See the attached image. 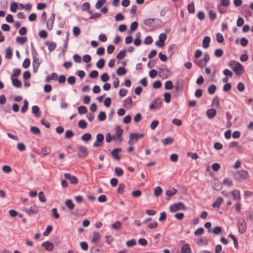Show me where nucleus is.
Instances as JSON below:
<instances>
[{
	"label": "nucleus",
	"mask_w": 253,
	"mask_h": 253,
	"mask_svg": "<svg viewBox=\"0 0 253 253\" xmlns=\"http://www.w3.org/2000/svg\"><path fill=\"white\" fill-rule=\"evenodd\" d=\"M52 213V216L55 219H58L59 218V214L57 212L56 208H53L51 210Z\"/></svg>",
	"instance_id": "69168bd1"
},
{
	"label": "nucleus",
	"mask_w": 253,
	"mask_h": 253,
	"mask_svg": "<svg viewBox=\"0 0 253 253\" xmlns=\"http://www.w3.org/2000/svg\"><path fill=\"white\" fill-rule=\"evenodd\" d=\"M30 65V60L29 58H26L22 64V66L24 68L27 69L29 67Z\"/></svg>",
	"instance_id": "de8ad7c7"
},
{
	"label": "nucleus",
	"mask_w": 253,
	"mask_h": 253,
	"mask_svg": "<svg viewBox=\"0 0 253 253\" xmlns=\"http://www.w3.org/2000/svg\"><path fill=\"white\" fill-rule=\"evenodd\" d=\"M55 13H53L51 14V16L48 19L46 26H47V28L49 30H51L53 28V23H54V21L55 20Z\"/></svg>",
	"instance_id": "4468645a"
},
{
	"label": "nucleus",
	"mask_w": 253,
	"mask_h": 253,
	"mask_svg": "<svg viewBox=\"0 0 253 253\" xmlns=\"http://www.w3.org/2000/svg\"><path fill=\"white\" fill-rule=\"evenodd\" d=\"M24 211L29 215L37 214L39 211L38 208L35 206H31L30 208H25Z\"/></svg>",
	"instance_id": "f8f14e48"
},
{
	"label": "nucleus",
	"mask_w": 253,
	"mask_h": 253,
	"mask_svg": "<svg viewBox=\"0 0 253 253\" xmlns=\"http://www.w3.org/2000/svg\"><path fill=\"white\" fill-rule=\"evenodd\" d=\"M223 183L228 187H231L233 185L232 181L228 178L224 179Z\"/></svg>",
	"instance_id": "8fccbe9b"
},
{
	"label": "nucleus",
	"mask_w": 253,
	"mask_h": 253,
	"mask_svg": "<svg viewBox=\"0 0 253 253\" xmlns=\"http://www.w3.org/2000/svg\"><path fill=\"white\" fill-rule=\"evenodd\" d=\"M73 32L74 35L77 37L80 34L81 30L78 27L75 26L73 28Z\"/></svg>",
	"instance_id": "e2e57ef3"
},
{
	"label": "nucleus",
	"mask_w": 253,
	"mask_h": 253,
	"mask_svg": "<svg viewBox=\"0 0 253 253\" xmlns=\"http://www.w3.org/2000/svg\"><path fill=\"white\" fill-rule=\"evenodd\" d=\"M74 135V133L71 130H68L65 132V137L67 139L71 138Z\"/></svg>",
	"instance_id": "4d7b16f0"
},
{
	"label": "nucleus",
	"mask_w": 253,
	"mask_h": 253,
	"mask_svg": "<svg viewBox=\"0 0 253 253\" xmlns=\"http://www.w3.org/2000/svg\"><path fill=\"white\" fill-rule=\"evenodd\" d=\"M31 54L33 58L32 66L33 72L34 73H36L38 72V69L39 68L40 64L42 62V60L38 58L37 50L34 48L32 43L31 45Z\"/></svg>",
	"instance_id": "f257e3e1"
},
{
	"label": "nucleus",
	"mask_w": 253,
	"mask_h": 253,
	"mask_svg": "<svg viewBox=\"0 0 253 253\" xmlns=\"http://www.w3.org/2000/svg\"><path fill=\"white\" fill-rule=\"evenodd\" d=\"M104 139V135L102 134L98 133L96 135V141L93 143L94 147H99L101 146L102 142Z\"/></svg>",
	"instance_id": "9b49d317"
},
{
	"label": "nucleus",
	"mask_w": 253,
	"mask_h": 253,
	"mask_svg": "<svg viewBox=\"0 0 253 253\" xmlns=\"http://www.w3.org/2000/svg\"><path fill=\"white\" fill-rule=\"evenodd\" d=\"M57 79V75L55 73H52L49 76H47L45 78V82H48L51 80H56Z\"/></svg>",
	"instance_id": "bb28decb"
},
{
	"label": "nucleus",
	"mask_w": 253,
	"mask_h": 253,
	"mask_svg": "<svg viewBox=\"0 0 253 253\" xmlns=\"http://www.w3.org/2000/svg\"><path fill=\"white\" fill-rule=\"evenodd\" d=\"M216 89V87L214 84H212L210 85L208 88V92L210 94H213Z\"/></svg>",
	"instance_id": "09e8293b"
},
{
	"label": "nucleus",
	"mask_w": 253,
	"mask_h": 253,
	"mask_svg": "<svg viewBox=\"0 0 253 253\" xmlns=\"http://www.w3.org/2000/svg\"><path fill=\"white\" fill-rule=\"evenodd\" d=\"M181 251L182 253H192L190 246L187 244H185L182 246Z\"/></svg>",
	"instance_id": "5701e85b"
},
{
	"label": "nucleus",
	"mask_w": 253,
	"mask_h": 253,
	"mask_svg": "<svg viewBox=\"0 0 253 253\" xmlns=\"http://www.w3.org/2000/svg\"><path fill=\"white\" fill-rule=\"evenodd\" d=\"M78 111L79 114H84L87 112V108L84 106H80L78 107Z\"/></svg>",
	"instance_id": "e433bc0d"
},
{
	"label": "nucleus",
	"mask_w": 253,
	"mask_h": 253,
	"mask_svg": "<svg viewBox=\"0 0 253 253\" xmlns=\"http://www.w3.org/2000/svg\"><path fill=\"white\" fill-rule=\"evenodd\" d=\"M173 87L172 83L171 81H167L165 83V87L166 89H171Z\"/></svg>",
	"instance_id": "603ef678"
},
{
	"label": "nucleus",
	"mask_w": 253,
	"mask_h": 253,
	"mask_svg": "<svg viewBox=\"0 0 253 253\" xmlns=\"http://www.w3.org/2000/svg\"><path fill=\"white\" fill-rule=\"evenodd\" d=\"M234 178L238 181L241 182L247 180L249 177V174L245 170H239L234 173Z\"/></svg>",
	"instance_id": "7ed1b4c3"
},
{
	"label": "nucleus",
	"mask_w": 253,
	"mask_h": 253,
	"mask_svg": "<svg viewBox=\"0 0 253 253\" xmlns=\"http://www.w3.org/2000/svg\"><path fill=\"white\" fill-rule=\"evenodd\" d=\"M162 103V100L161 98H157L153 100L149 106L150 109H156L159 108Z\"/></svg>",
	"instance_id": "9d476101"
},
{
	"label": "nucleus",
	"mask_w": 253,
	"mask_h": 253,
	"mask_svg": "<svg viewBox=\"0 0 253 253\" xmlns=\"http://www.w3.org/2000/svg\"><path fill=\"white\" fill-rule=\"evenodd\" d=\"M212 187L214 190H219L221 189L222 185L218 181L214 180L212 182Z\"/></svg>",
	"instance_id": "b1692460"
},
{
	"label": "nucleus",
	"mask_w": 253,
	"mask_h": 253,
	"mask_svg": "<svg viewBox=\"0 0 253 253\" xmlns=\"http://www.w3.org/2000/svg\"><path fill=\"white\" fill-rule=\"evenodd\" d=\"M100 234L95 231L93 232V237L91 239V242L94 244L97 243L100 240Z\"/></svg>",
	"instance_id": "412c9836"
},
{
	"label": "nucleus",
	"mask_w": 253,
	"mask_h": 253,
	"mask_svg": "<svg viewBox=\"0 0 253 253\" xmlns=\"http://www.w3.org/2000/svg\"><path fill=\"white\" fill-rule=\"evenodd\" d=\"M206 113L208 118L212 119L215 116L216 111L214 109H209L207 111Z\"/></svg>",
	"instance_id": "f3484780"
},
{
	"label": "nucleus",
	"mask_w": 253,
	"mask_h": 253,
	"mask_svg": "<svg viewBox=\"0 0 253 253\" xmlns=\"http://www.w3.org/2000/svg\"><path fill=\"white\" fill-rule=\"evenodd\" d=\"M228 65L231 68L237 75H240L244 71V67L238 62L230 61Z\"/></svg>",
	"instance_id": "f03ea898"
},
{
	"label": "nucleus",
	"mask_w": 253,
	"mask_h": 253,
	"mask_svg": "<svg viewBox=\"0 0 253 253\" xmlns=\"http://www.w3.org/2000/svg\"><path fill=\"white\" fill-rule=\"evenodd\" d=\"M177 190L175 188H172L170 189H168L166 190V194L168 196L170 197L171 196L175 194L177 192Z\"/></svg>",
	"instance_id": "7c9ffc66"
},
{
	"label": "nucleus",
	"mask_w": 253,
	"mask_h": 253,
	"mask_svg": "<svg viewBox=\"0 0 253 253\" xmlns=\"http://www.w3.org/2000/svg\"><path fill=\"white\" fill-rule=\"evenodd\" d=\"M160 21V20L157 18H147L143 20V23L146 26L154 27L156 26L155 21Z\"/></svg>",
	"instance_id": "1a4fd4ad"
},
{
	"label": "nucleus",
	"mask_w": 253,
	"mask_h": 253,
	"mask_svg": "<svg viewBox=\"0 0 253 253\" xmlns=\"http://www.w3.org/2000/svg\"><path fill=\"white\" fill-rule=\"evenodd\" d=\"M187 9L190 13H194L195 12V6L193 1L190 2L187 6Z\"/></svg>",
	"instance_id": "473e14b6"
},
{
	"label": "nucleus",
	"mask_w": 253,
	"mask_h": 253,
	"mask_svg": "<svg viewBox=\"0 0 253 253\" xmlns=\"http://www.w3.org/2000/svg\"><path fill=\"white\" fill-rule=\"evenodd\" d=\"M136 242L134 239H131L126 242V245L128 247H132L136 245Z\"/></svg>",
	"instance_id": "338daca9"
},
{
	"label": "nucleus",
	"mask_w": 253,
	"mask_h": 253,
	"mask_svg": "<svg viewBox=\"0 0 253 253\" xmlns=\"http://www.w3.org/2000/svg\"><path fill=\"white\" fill-rule=\"evenodd\" d=\"M23 102L24 105L21 109V112L22 113H25L28 108V101L27 100H24Z\"/></svg>",
	"instance_id": "58836bf2"
},
{
	"label": "nucleus",
	"mask_w": 253,
	"mask_h": 253,
	"mask_svg": "<svg viewBox=\"0 0 253 253\" xmlns=\"http://www.w3.org/2000/svg\"><path fill=\"white\" fill-rule=\"evenodd\" d=\"M239 232L244 234L247 229V223L244 219H239L237 222Z\"/></svg>",
	"instance_id": "6e6552de"
},
{
	"label": "nucleus",
	"mask_w": 253,
	"mask_h": 253,
	"mask_svg": "<svg viewBox=\"0 0 253 253\" xmlns=\"http://www.w3.org/2000/svg\"><path fill=\"white\" fill-rule=\"evenodd\" d=\"M216 39L217 42L219 43H222L224 41L223 37L220 33H217L216 35Z\"/></svg>",
	"instance_id": "bf43d9fd"
},
{
	"label": "nucleus",
	"mask_w": 253,
	"mask_h": 253,
	"mask_svg": "<svg viewBox=\"0 0 253 253\" xmlns=\"http://www.w3.org/2000/svg\"><path fill=\"white\" fill-rule=\"evenodd\" d=\"M169 211L172 212H176L178 211H180V210H184V211L186 210V208L184 204L182 202H178V203L172 204L169 207Z\"/></svg>",
	"instance_id": "20e7f679"
},
{
	"label": "nucleus",
	"mask_w": 253,
	"mask_h": 253,
	"mask_svg": "<svg viewBox=\"0 0 253 253\" xmlns=\"http://www.w3.org/2000/svg\"><path fill=\"white\" fill-rule=\"evenodd\" d=\"M121 223L119 221H116L112 225V228L116 230L120 229L121 227Z\"/></svg>",
	"instance_id": "c9c22d12"
},
{
	"label": "nucleus",
	"mask_w": 253,
	"mask_h": 253,
	"mask_svg": "<svg viewBox=\"0 0 253 253\" xmlns=\"http://www.w3.org/2000/svg\"><path fill=\"white\" fill-rule=\"evenodd\" d=\"M223 74L226 77H232L233 76V73L229 69H224L223 71Z\"/></svg>",
	"instance_id": "774afa93"
},
{
	"label": "nucleus",
	"mask_w": 253,
	"mask_h": 253,
	"mask_svg": "<svg viewBox=\"0 0 253 253\" xmlns=\"http://www.w3.org/2000/svg\"><path fill=\"white\" fill-rule=\"evenodd\" d=\"M126 49L121 50L117 55L116 58L118 59H122L125 58L126 54Z\"/></svg>",
	"instance_id": "c756f323"
},
{
	"label": "nucleus",
	"mask_w": 253,
	"mask_h": 253,
	"mask_svg": "<svg viewBox=\"0 0 253 253\" xmlns=\"http://www.w3.org/2000/svg\"><path fill=\"white\" fill-rule=\"evenodd\" d=\"M231 193L234 199L241 200V194L239 190H235L232 191Z\"/></svg>",
	"instance_id": "393cba45"
},
{
	"label": "nucleus",
	"mask_w": 253,
	"mask_h": 253,
	"mask_svg": "<svg viewBox=\"0 0 253 253\" xmlns=\"http://www.w3.org/2000/svg\"><path fill=\"white\" fill-rule=\"evenodd\" d=\"M211 38L209 36H206L203 40L202 45L204 48H207L210 46Z\"/></svg>",
	"instance_id": "a211bd4d"
},
{
	"label": "nucleus",
	"mask_w": 253,
	"mask_h": 253,
	"mask_svg": "<svg viewBox=\"0 0 253 253\" xmlns=\"http://www.w3.org/2000/svg\"><path fill=\"white\" fill-rule=\"evenodd\" d=\"M126 70L123 67H120L117 70V74L118 76H123L126 74Z\"/></svg>",
	"instance_id": "c85d7f7f"
},
{
	"label": "nucleus",
	"mask_w": 253,
	"mask_h": 253,
	"mask_svg": "<svg viewBox=\"0 0 253 253\" xmlns=\"http://www.w3.org/2000/svg\"><path fill=\"white\" fill-rule=\"evenodd\" d=\"M123 132V129L120 126H117L115 127V135L113 136V139L117 140L119 142H122Z\"/></svg>",
	"instance_id": "0eeeda50"
},
{
	"label": "nucleus",
	"mask_w": 253,
	"mask_h": 253,
	"mask_svg": "<svg viewBox=\"0 0 253 253\" xmlns=\"http://www.w3.org/2000/svg\"><path fill=\"white\" fill-rule=\"evenodd\" d=\"M223 202V199L222 197H218L216 198L215 201L214 202V203H213L212 204V207L213 208H219V207L220 206L221 204L222 203V202Z\"/></svg>",
	"instance_id": "4be33fe9"
},
{
	"label": "nucleus",
	"mask_w": 253,
	"mask_h": 253,
	"mask_svg": "<svg viewBox=\"0 0 253 253\" xmlns=\"http://www.w3.org/2000/svg\"><path fill=\"white\" fill-rule=\"evenodd\" d=\"M115 172L116 174L118 176H121L123 175V174L124 173L123 170L120 167H116L115 169Z\"/></svg>",
	"instance_id": "37998d69"
},
{
	"label": "nucleus",
	"mask_w": 253,
	"mask_h": 253,
	"mask_svg": "<svg viewBox=\"0 0 253 253\" xmlns=\"http://www.w3.org/2000/svg\"><path fill=\"white\" fill-rule=\"evenodd\" d=\"M67 82L69 84L73 85L75 84L76 78L73 76H71L68 78Z\"/></svg>",
	"instance_id": "6e6d98bb"
},
{
	"label": "nucleus",
	"mask_w": 253,
	"mask_h": 253,
	"mask_svg": "<svg viewBox=\"0 0 253 253\" xmlns=\"http://www.w3.org/2000/svg\"><path fill=\"white\" fill-rule=\"evenodd\" d=\"M12 81V84L14 87L19 88L22 85L21 82L16 78H10Z\"/></svg>",
	"instance_id": "aec40b11"
},
{
	"label": "nucleus",
	"mask_w": 253,
	"mask_h": 253,
	"mask_svg": "<svg viewBox=\"0 0 253 253\" xmlns=\"http://www.w3.org/2000/svg\"><path fill=\"white\" fill-rule=\"evenodd\" d=\"M77 148L79 150V152L77 154V156L79 158H84L87 156L88 154L87 148L82 145H78Z\"/></svg>",
	"instance_id": "423d86ee"
},
{
	"label": "nucleus",
	"mask_w": 253,
	"mask_h": 253,
	"mask_svg": "<svg viewBox=\"0 0 253 253\" xmlns=\"http://www.w3.org/2000/svg\"><path fill=\"white\" fill-rule=\"evenodd\" d=\"M81 8L83 11L89 10L90 8V3L88 2H84L82 4Z\"/></svg>",
	"instance_id": "3c124183"
},
{
	"label": "nucleus",
	"mask_w": 253,
	"mask_h": 253,
	"mask_svg": "<svg viewBox=\"0 0 253 253\" xmlns=\"http://www.w3.org/2000/svg\"><path fill=\"white\" fill-rule=\"evenodd\" d=\"M45 44L48 46V49L50 52L53 51L56 47V44L54 42H46Z\"/></svg>",
	"instance_id": "6ab92c4d"
},
{
	"label": "nucleus",
	"mask_w": 253,
	"mask_h": 253,
	"mask_svg": "<svg viewBox=\"0 0 253 253\" xmlns=\"http://www.w3.org/2000/svg\"><path fill=\"white\" fill-rule=\"evenodd\" d=\"M91 135L89 133H86L82 136L81 139L84 141H87L90 139Z\"/></svg>",
	"instance_id": "c03bdc74"
},
{
	"label": "nucleus",
	"mask_w": 253,
	"mask_h": 253,
	"mask_svg": "<svg viewBox=\"0 0 253 253\" xmlns=\"http://www.w3.org/2000/svg\"><path fill=\"white\" fill-rule=\"evenodd\" d=\"M121 151L122 149L121 148H115L111 152V154L114 159L119 161L121 159V157L118 155V153Z\"/></svg>",
	"instance_id": "dca6fc26"
},
{
	"label": "nucleus",
	"mask_w": 253,
	"mask_h": 253,
	"mask_svg": "<svg viewBox=\"0 0 253 253\" xmlns=\"http://www.w3.org/2000/svg\"><path fill=\"white\" fill-rule=\"evenodd\" d=\"M50 152V149L48 147H44L42 149V153L43 156L48 155Z\"/></svg>",
	"instance_id": "864d4df0"
},
{
	"label": "nucleus",
	"mask_w": 253,
	"mask_h": 253,
	"mask_svg": "<svg viewBox=\"0 0 253 253\" xmlns=\"http://www.w3.org/2000/svg\"><path fill=\"white\" fill-rule=\"evenodd\" d=\"M106 116L104 112L101 111L98 116V119L100 121H103L106 119Z\"/></svg>",
	"instance_id": "a18cd8bd"
},
{
	"label": "nucleus",
	"mask_w": 253,
	"mask_h": 253,
	"mask_svg": "<svg viewBox=\"0 0 253 253\" xmlns=\"http://www.w3.org/2000/svg\"><path fill=\"white\" fill-rule=\"evenodd\" d=\"M27 41V38L25 37H17L16 38V42L19 44H23Z\"/></svg>",
	"instance_id": "4c0bfd02"
},
{
	"label": "nucleus",
	"mask_w": 253,
	"mask_h": 253,
	"mask_svg": "<svg viewBox=\"0 0 253 253\" xmlns=\"http://www.w3.org/2000/svg\"><path fill=\"white\" fill-rule=\"evenodd\" d=\"M125 187V186L124 184H120L117 189V192L120 194H123L124 191Z\"/></svg>",
	"instance_id": "13d9d810"
},
{
	"label": "nucleus",
	"mask_w": 253,
	"mask_h": 253,
	"mask_svg": "<svg viewBox=\"0 0 253 253\" xmlns=\"http://www.w3.org/2000/svg\"><path fill=\"white\" fill-rule=\"evenodd\" d=\"M162 192V189L160 186H157L154 190V195L156 197L159 196Z\"/></svg>",
	"instance_id": "49530a36"
},
{
	"label": "nucleus",
	"mask_w": 253,
	"mask_h": 253,
	"mask_svg": "<svg viewBox=\"0 0 253 253\" xmlns=\"http://www.w3.org/2000/svg\"><path fill=\"white\" fill-rule=\"evenodd\" d=\"M65 205L68 207V208L72 210L74 208V204H73L72 200L68 199L65 201Z\"/></svg>",
	"instance_id": "72a5a7b5"
},
{
	"label": "nucleus",
	"mask_w": 253,
	"mask_h": 253,
	"mask_svg": "<svg viewBox=\"0 0 253 253\" xmlns=\"http://www.w3.org/2000/svg\"><path fill=\"white\" fill-rule=\"evenodd\" d=\"M52 230V227L51 225H48L46 227V230L43 233V235L44 236H48Z\"/></svg>",
	"instance_id": "052dcab7"
},
{
	"label": "nucleus",
	"mask_w": 253,
	"mask_h": 253,
	"mask_svg": "<svg viewBox=\"0 0 253 253\" xmlns=\"http://www.w3.org/2000/svg\"><path fill=\"white\" fill-rule=\"evenodd\" d=\"M162 142L164 145H167L168 144L172 143L173 142V139L171 137L166 138L163 139Z\"/></svg>",
	"instance_id": "79ce46f5"
},
{
	"label": "nucleus",
	"mask_w": 253,
	"mask_h": 253,
	"mask_svg": "<svg viewBox=\"0 0 253 253\" xmlns=\"http://www.w3.org/2000/svg\"><path fill=\"white\" fill-rule=\"evenodd\" d=\"M73 58L76 63H80L82 61L81 57L78 54L74 55Z\"/></svg>",
	"instance_id": "0e129e2a"
},
{
	"label": "nucleus",
	"mask_w": 253,
	"mask_h": 253,
	"mask_svg": "<svg viewBox=\"0 0 253 253\" xmlns=\"http://www.w3.org/2000/svg\"><path fill=\"white\" fill-rule=\"evenodd\" d=\"M21 70L19 69H14L13 73L11 75L10 78H14L18 77L20 74Z\"/></svg>",
	"instance_id": "f704fd0d"
},
{
	"label": "nucleus",
	"mask_w": 253,
	"mask_h": 253,
	"mask_svg": "<svg viewBox=\"0 0 253 253\" xmlns=\"http://www.w3.org/2000/svg\"><path fill=\"white\" fill-rule=\"evenodd\" d=\"M78 126L82 129H84L86 127L87 123L84 120H81L78 123Z\"/></svg>",
	"instance_id": "ea45409f"
},
{
	"label": "nucleus",
	"mask_w": 253,
	"mask_h": 253,
	"mask_svg": "<svg viewBox=\"0 0 253 253\" xmlns=\"http://www.w3.org/2000/svg\"><path fill=\"white\" fill-rule=\"evenodd\" d=\"M42 246L44 247L46 251L51 252L53 250L54 245L49 241H45L42 244Z\"/></svg>",
	"instance_id": "2eb2a0df"
},
{
	"label": "nucleus",
	"mask_w": 253,
	"mask_h": 253,
	"mask_svg": "<svg viewBox=\"0 0 253 253\" xmlns=\"http://www.w3.org/2000/svg\"><path fill=\"white\" fill-rule=\"evenodd\" d=\"M64 177L66 179H69L70 183L72 184H76L78 182L77 177L75 176L71 175L70 173H65L64 174Z\"/></svg>",
	"instance_id": "ddd939ff"
},
{
	"label": "nucleus",
	"mask_w": 253,
	"mask_h": 253,
	"mask_svg": "<svg viewBox=\"0 0 253 253\" xmlns=\"http://www.w3.org/2000/svg\"><path fill=\"white\" fill-rule=\"evenodd\" d=\"M30 131L35 134H39L40 133V129L36 126H31L30 128Z\"/></svg>",
	"instance_id": "5fc2aeb1"
},
{
	"label": "nucleus",
	"mask_w": 253,
	"mask_h": 253,
	"mask_svg": "<svg viewBox=\"0 0 253 253\" xmlns=\"http://www.w3.org/2000/svg\"><path fill=\"white\" fill-rule=\"evenodd\" d=\"M12 56V49L10 47H8L5 50V58L7 59H10Z\"/></svg>",
	"instance_id": "2f4dec72"
},
{
	"label": "nucleus",
	"mask_w": 253,
	"mask_h": 253,
	"mask_svg": "<svg viewBox=\"0 0 253 253\" xmlns=\"http://www.w3.org/2000/svg\"><path fill=\"white\" fill-rule=\"evenodd\" d=\"M194 61V63L200 68H203L207 65L205 62L203 61V59L195 60Z\"/></svg>",
	"instance_id": "a878e982"
},
{
	"label": "nucleus",
	"mask_w": 253,
	"mask_h": 253,
	"mask_svg": "<svg viewBox=\"0 0 253 253\" xmlns=\"http://www.w3.org/2000/svg\"><path fill=\"white\" fill-rule=\"evenodd\" d=\"M171 99V95L169 92H166L164 93V100L165 101L168 103L170 102Z\"/></svg>",
	"instance_id": "680f3d73"
},
{
	"label": "nucleus",
	"mask_w": 253,
	"mask_h": 253,
	"mask_svg": "<svg viewBox=\"0 0 253 253\" xmlns=\"http://www.w3.org/2000/svg\"><path fill=\"white\" fill-rule=\"evenodd\" d=\"M129 136V140L128 143L129 145H132L136 143L139 139L142 138L144 136V134L143 133H130Z\"/></svg>",
	"instance_id": "39448f33"
},
{
	"label": "nucleus",
	"mask_w": 253,
	"mask_h": 253,
	"mask_svg": "<svg viewBox=\"0 0 253 253\" xmlns=\"http://www.w3.org/2000/svg\"><path fill=\"white\" fill-rule=\"evenodd\" d=\"M32 112L36 117H39L40 115V109L38 106L34 105L32 106Z\"/></svg>",
	"instance_id": "cd10ccee"
},
{
	"label": "nucleus",
	"mask_w": 253,
	"mask_h": 253,
	"mask_svg": "<svg viewBox=\"0 0 253 253\" xmlns=\"http://www.w3.org/2000/svg\"><path fill=\"white\" fill-rule=\"evenodd\" d=\"M105 64V60L101 58L99 59L96 63V66L98 69H102Z\"/></svg>",
	"instance_id": "a19ab883"
}]
</instances>
